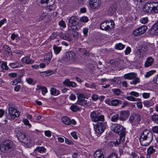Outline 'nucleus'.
Masks as SVG:
<instances>
[{"instance_id":"nucleus-16","label":"nucleus","mask_w":158,"mask_h":158,"mask_svg":"<svg viewBox=\"0 0 158 158\" xmlns=\"http://www.w3.org/2000/svg\"><path fill=\"white\" fill-rule=\"evenodd\" d=\"M149 33L152 35H158V22L152 26L149 30Z\"/></svg>"},{"instance_id":"nucleus-54","label":"nucleus","mask_w":158,"mask_h":158,"mask_svg":"<svg viewBox=\"0 0 158 158\" xmlns=\"http://www.w3.org/2000/svg\"><path fill=\"white\" fill-rule=\"evenodd\" d=\"M131 51V48L127 46L126 48V49L125 51V54L127 55L129 54L130 53Z\"/></svg>"},{"instance_id":"nucleus-19","label":"nucleus","mask_w":158,"mask_h":158,"mask_svg":"<svg viewBox=\"0 0 158 158\" xmlns=\"http://www.w3.org/2000/svg\"><path fill=\"white\" fill-rule=\"evenodd\" d=\"M63 84L67 86H71L73 87H76L77 85L76 84L73 82L70 81L69 79H65L63 82Z\"/></svg>"},{"instance_id":"nucleus-42","label":"nucleus","mask_w":158,"mask_h":158,"mask_svg":"<svg viewBox=\"0 0 158 158\" xmlns=\"http://www.w3.org/2000/svg\"><path fill=\"white\" fill-rule=\"evenodd\" d=\"M77 98L79 100L78 102H81L84 99L85 96L83 94L79 93L78 94Z\"/></svg>"},{"instance_id":"nucleus-32","label":"nucleus","mask_w":158,"mask_h":158,"mask_svg":"<svg viewBox=\"0 0 158 158\" xmlns=\"http://www.w3.org/2000/svg\"><path fill=\"white\" fill-rule=\"evenodd\" d=\"M52 57V54L51 53H48L44 56V59L45 60V62L48 64L50 61V60Z\"/></svg>"},{"instance_id":"nucleus-24","label":"nucleus","mask_w":158,"mask_h":158,"mask_svg":"<svg viewBox=\"0 0 158 158\" xmlns=\"http://www.w3.org/2000/svg\"><path fill=\"white\" fill-rule=\"evenodd\" d=\"M68 31V34H72V37H73L74 38H77L78 37V32L74 29V28H73L72 27L69 28Z\"/></svg>"},{"instance_id":"nucleus-45","label":"nucleus","mask_w":158,"mask_h":158,"mask_svg":"<svg viewBox=\"0 0 158 158\" xmlns=\"http://www.w3.org/2000/svg\"><path fill=\"white\" fill-rule=\"evenodd\" d=\"M147 152L148 154L150 155L155 152V150L153 149V147H150L148 149Z\"/></svg>"},{"instance_id":"nucleus-28","label":"nucleus","mask_w":158,"mask_h":158,"mask_svg":"<svg viewBox=\"0 0 158 158\" xmlns=\"http://www.w3.org/2000/svg\"><path fill=\"white\" fill-rule=\"evenodd\" d=\"M60 37L63 39L69 41L72 40V35L69 34H68V32L67 33L65 34L64 35L61 34L60 35Z\"/></svg>"},{"instance_id":"nucleus-17","label":"nucleus","mask_w":158,"mask_h":158,"mask_svg":"<svg viewBox=\"0 0 158 158\" xmlns=\"http://www.w3.org/2000/svg\"><path fill=\"white\" fill-rule=\"evenodd\" d=\"M78 19L75 16H72L69 19V26L70 27H74L77 23Z\"/></svg>"},{"instance_id":"nucleus-39","label":"nucleus","mask_w":158,"mask_h":158,"mask_svg":"<svg viewBox=\"0 0 158 158\" xmlns=\"http://www.w3.org/2000/svg\"><path fill=\"white\" fill-rule=\"evenodd\" d=\"M10 66L12 68H15L21 66V65L18 62L10 63Z\"/></svg>"},{"instance_id":"nucleus-9","label":"nucleus","mask_w":158,"mask_h":158,"mask_svg":"<svg viewBox=\"0 0 158 158\" xmlns=\"http://www.w3.org/2000/svg\"><path fill=\"white\" fill-rule=\"evenodd\" d=\"M141 117L140 114H134L131 115L129 118V121L133 125L138 124L141 120Z\"/></svg>"},{"instance_id":"nucleus-25","label":"nucleus","mask_w":158,"mask_h":158,"mask_svg":"<svg viewBox=\"0 0 158 158\" xmlns=\"http://www.w3.org/2000/svg\"><path fill=\"white\" fill-rule=\"evenodd\" d=\"M94 158H104L102 152L101 150L96 151L94 155Z\"/></svg>"},{"instance_id":"nucleus-40","label":"nucleus","mask_w":158,"mask_h":158,"mask_svg":"<svg viewBox=\"0 0 158 158\" xmlns=\"http://www.w3.org/2000/svg\"><path fill=\"white\" fill-rule=\"evenodd\" d=\"M115 48L117 49L121 50L124 48V45L121 43L117 44H115Z\"/></svg>"},{"instance_id":"nucleus-10","label":"nucleus","mask_w":158,"mask_h":158,"mask_svg":"<svg viewBox=\"0 0 158 158\" xmlns=\"http://www.w3.org/2000/svg\"><path fill=\"white\" fill-rule=\"evenodd\" d=\"M17 136L18 139L23 143L27 145L30 144V139H28L26 137V136L25 134L21 132H18L17 133Z\"/></svg>"},{"instance_id":"nucleus-51","label":"nucleus","mask_w":158,"mask_h":158,"mask_svg":"<svg viewBox=\"0 0 158 158\" xmlns=\"http://www.w3.org/2000/svg\"><path fill=\"white\" fill-rule=\"evenodd\" d=\"M143 98H144L147 99L149 98L150 94L147 93H143L142 94Z\"/></svg>"},{"instance_id":"nucleus-60","label":"nucleus","mask_w":158,"mask_h":158,"mask_svg":"<svg viewBox=\"0 0 158 158\" xmlns=\"http://www.w3.org/2000/svg\"><path fill=\"white\" fill-rule=\"evenodd\" d=\"M92 99L94 101H96L98 99V97L96 94H94L91 97Z\"/></svg>"},{"instance_id":"nucleus-63","label":"nucleus","mask_w":158,"mask_h":158,"mask_svg":"<svg viewBox=\"0 0 158 158\" xmlns=\"http://www.w3.org/2000/svg\"><path fill=\"white\" fill-rule=\"evenodd\" d=\"M153 81L154 83L158 85V75L154 77Z\"/></svg>"},{"instance_id":"nucleus-27","label":"nucleus","mask_w":158,"mask_h":158,"mask_svg":"<svg viewBox=\"0 0 158 158\" xmlns=\"http://www.w3.org/2000/svg\"><path fill=\"white\" fill-rule=\"evenodd\" d=\"M77 103L80 105L84 106H89L91 104V101L90 100H85L84 99L81 102H78Z\"/></svg>"},{"instance_id":"nucleus-43","label":"nucleus","mask_w":158,"mask_h":158,"mask_svg":"<svg viewBox=\"0 0 158 158\" xmlns=\"http://www.w3.org/2000/svg\"><path fill=\"white\" fill-rule=\"evenodd\" d=\"M70 109L74 112L78 111L79 109V107L76 105H73L70 107Z\"/></svg>"},{"instance_id":"nucleus-38","label":"nucleus","mask_w":158,"mask_h":158,"mask_svg":"<svg viewBox=\"0 0 158 158\" xmlns=\"http://www.w3.org/2000/svg\"><path fill=\"white\" fill-rule=\"evenodd\" d=\"M46 149L43 147H38L35 149V151H38L40 153L44 152Z\"/></svg>"},{"instance_id":"nucleus-37","label":"nucleus","mask_w":158,"mask_h":158,"mask_svg":"<svg viewBox=\"0 0 158 158\" xmlns=\"http://www.w3.org/2000/svg\"><path fill=\"white\" fill-rule=\"evenodd\" d=\"M119 117L118 114H116L111 117V120L113 122H116L118 121V119H119Z\"/></svg>"},{"instance_id":"nucleus-29","label":"nucleus","mask_w":158,"mask_h":158,"mask_svg":"<svg viewBox=\"0 0 158 158\" xmlns=\"http://www.w3.org/2000/svg\"><path fill=\"white\" fill-rule=\"evenodd\" d=\"M122 101L119 100L114 99L111 100V106H116L122 104Z\"/></svg>"},{"instance_id":"nucleus-18","label":"nucleus","mask_w":158,"mask_h":158,"mask_svg":"<svg viewBox=\"0 0 158 158\" xmlns=\"http://www.w3.org/2000/svg\"><path fill=\"white\" fill-rule=\"evenodd\" d=\"M146 52L143 48L139 50H137L135 52V55L139 58H143L145 55Z\"/></svg>"},{"instance_id":"nucleus-58","label":"nucleus","mask_w":158,"mask_h":158,"mask_svg":"<svg viewBox=\"0 0 158 158\" xmlns=\"http://www.w3.org/2000/svg\"><path fill=\"white\" fill-rule=\"evenodd\" d=\"M57 35V34L56 33H53L51 35V36H50V37L49 38L51 40H52L56 38Z\"/></svg>"},{"instance_id":"nucleus-49","label":"nucleus","mask_w":158,"mask_h":158,"mask_svg":"<svg viewBox=\"0 0 158 158\" xmlns=\"http://www.w3.org/2000/svg\"><path fill=\"white\" fill-rule=\"evenodd\" d=\"M23 122L25 125H28L29 127H31V125L29 123L28 119H23Z\"/></svg>"},{"instance_id":"nucleus-59","label":"nucleus","mask_w":158,"mask_h":158,"mask_svg":"<svg viewBox=\"0 0 158 158\" xmlns=\"http://www.w3.org/2000/svg\"><path fill=\"white\" fill-rule=\"evenodd\" d=\"M152 131L153 132L158 134V126H154L152 128Z\"/></svg>"},{"instance_id":"nucleus-4","label":"nucleus","mask_w":158,"mask_h":158,"mask_svg":"<svg viewBox=\"0 0 158 158\" xmlns=\"http://www.w3.org/2000/svg\"><path fill=\"white\" fill-rule=\"evenodd\" d=\"M114 25V23L112 20L106 21L101 24L100 28L103 30L109 31L113 28Z\"/></svg>"},{"instance_id":"nucleus-44","label":"nucleus","mask_w":158,"mask_h":158,"mask_svg":"<svg viewBox=\"0 0 158 158\" xmlns=\"http://www.w3.org/2000/svg\"><path fill=\"white\" fill-rule=\"evenodd\" d=\"M113 93L116 95H119L121 93V90L118 89H114L112 90Z\"/></svg>"},{"instance_id":"nucleus-46","label":"nucleus","mask_w":158,"mask_h":158,"mask_svg":"<svg viewBox=\"0 0 158 158\" xmlns=\"http://www.w3.org/2000/svg\"><path fill=\"white\" fill-rule=\"evenodd\" d=\"M115 6H111L109 9V11H110V15L113 14L115 12L116 10V8L115 7Z\"/></svg>"},{"instance_id":"nucleus-20","label":"nucleus","mask_w":158,"mask_h":158,"mask_svg":"<svg viewBox=\"0 0 158 158\" xmlns=\"http://www.w3.org/2000/svg\"><path fill=\"white\" fill-rule=\"evenodd\" d=\"M156 1H152V13L158 12V2Z\"/></svg>"},{"instance_id":"nucleus-33","label":"nucleus","mask_w":158,"mask_h":158,"mask_svg":"<svg viewBox=\"0 0 158 158\" xmlns=\"http://www.w3.org/2000/svg\"><path fill=\"white\" fill-rule=\"evenodd\" d=\"M51 94L54 96H57L59 95L60 94V91L54 88H52L50 89Z\"/></svg>"},{"instance_id":"nucleus-36","label":"nucleus","mask_w":158,"mask_h":158,"mask_svg":"<svg viewBox=\"0 0 158 158\" xmlns=\"http://www.w3.org/2000/svg\"><path fill=\"white\" fill-rule=\"evenodd\" d=\"M133 79V80L132 81L130 82V84L131 85H135L139 83L140 82V79L139 78L135 77V78Z\"/></svg>"},{"instance_id":"nucleus-2","label":"nucleus","mask_w":158,"mask_h":158,"mask_svg":"<svg viewBox=\"0 0 158 158\" xmlns=\"http://www.w3.org/2000/svg\"><path fill=\"white\" fill-rule=\"evenodd\" d=\"M111 129L114 133L119 135L121 139H125L126 132L125 128L119 124L113 123L111 126Z\"/></svg>"},{"instance_id":"nucleus-56","label":"nucleus","mask_w":158,"mask_h":158,"mask_svg":"<svg viewBox=\"0 0 158 158\" xmlns=\"http://www.w3.org/2000/svg\"><path fill=\"white\" fill-rule=\"evenodd\" d=\"M107 158H118V156L115 153H112Z\"/></svg>"},{"instance_id":"nucleus-14","label":"nucleus","mask_w":158,"mask_h":158,"mask_svg":"<svg viewBox=\"0 0 158 158\" xmlns=\"http://www.w3.org/2000/svg\"><path fill=\"white\" fill-rule=\"evenodd\" d=\"M129 94L131 96H126L125 97V98L128 100L131 101L136 102L137 101V99L132 97V96H133L136 97H138L139 96V94L138 93L134 91H132L129 93Z\"/></svg>"},{"instance_id":"nucleus-34","label":"nucleus","mask_w":158,"mask_h":158,"mask_svg":"<svg viewBox=\"0 0 158 158\" xmlns=\"http://www.w3.org/2000/svg\"><path fill=\"white\" fill-rule=\"evenodd\" d=\"M53 49L54 50V52L55 54H58L61 50V48L60 47H58L56 45H54Z\"/></svg>"},{"instance_id":"nucleus-41","label":"nucleus","mask_w":158,"mask_h":158,"mask_svg":"<svg viewBox=\"0 0 158 158\" xmlns=\"http://www.w3.org/2000/svg\"><path fill=\"white\" fill-rule=\"evenodd\" d=\"M156 71L154 70H152L148 72H147L145 75V77L146 78H148L150 76L153 74Z\"/></svg>"},{"instance_id":"nucleus-6","label":"nucleus","mask_w":158,"mask_h":158,"mask_svg":"<svg viewBox=\"0 0 158 158\" xmlns=\"http://www.w3.org/2000/svg\"><path fill=\"white\" fill-rule=\"evenodd\" d=\"M107 126L106 122H98L94 126L95 131L98 134H102Z\"/></svg>"},{"instance_id":"nucleus-3","label":"nucleus","mask_w":158,"mask_h":158,"mask_svg":"<svg viewBox=\"0 0 158 158\" xmlns=\"http://www.w3.org/2000/svg\"><path fill=\"white\" fill-rule=\"evenodd\" d=\"M8 115H10L9 119H14L15 118L19 116L20 112L15 108L13 104L10 103L8 104Z\"/></svg>"},{"instance_id":"nucleus-61","label":"nucleus","mask_w":158,"mask_h":158,"mask_svg":"<svg viewBox=\"0 0 158 158\" xmlns=\"http://www.w3.org/2000/svg\"><path fill=\"white\" fill-rule=\"evenodd\" d=\"M81 20L84 22H87L88 20V19L87 17H83L80 18Z\"/></svg>"},{"instance_id":"nucleus-5","label":"nucleus","mask_w":158,"mask_h":158,"mask_svg":"<svg viewBox=\"0 0 158 158\" xmlns=\"http://www.w3.org/2000/svg\"><path fill=\"white\" fill-rule=\"evenodd\" d=\"M13 145L11 141L7 140L2 142L0 145V149L3 152H6L10 150Z\"/></svg>"},{"instance_id":"nucleus-52","label":"nucleus","mask_w":158,"mask_h":158,"mask_svg":"<svg viewBox=\"0 0 158 158\" xmlns=\"http://www.w3.org/2000/svg\"><path fill=\"white\" fill-rule=\"evenodd\" d=\"M21 80L19 79H15L11 82V83L13 85H16L18 83H20Z\"/></svg>"},{"instance_id":"nucleus-55","label":"nucleus","mask_w":158,"mask_h":158,"mask_svg":"<svg viewBox=\"0 0 158 158\" xmlns=\"http://www.w3.org/2000/svg\"><path fill=\"white\" fill-rule=\"evenodd\" d=\"M66 143L68 145H71L73 144V142L70 140L64 137Z\"/></svg>"},{"instance_id":"nucleus-62","label":"nucleus","mask_w":158,"mask_h":158,"mask_svg":"<svg viewBox=\"0 0 158 158\" xmlns=\"http://www.w3.org/2000/svg\"><path fill=\"white\" fill-rule=\"evenodd\" d=\"M42 93L43 95H45V94L47 92V89L46 88L43 87L41 88Z\"/></svg>"},{"instance_id":"nucleus-22","label":"nucleus","mask_w":158,"mask_h":158,"mask_svg":"<svg viewBox=\"0 0 158 158\" xmlns=\"http://www.w3.org/2000/svg\"><path fill=\"white\" fill-rule=\"evenodd\" d=\"M136 74L134 73H131L126 74L124 75V77L127 79L132 80L136 77Z\"/></svg>"},{"instance_id":"nucleus-53","label":"nucleus","mask_w":158,"mask_h":158,"mask_svg":"<svg viewBox=\"0 0 158 158\" xmlns=\"http://www.w3.org/2000/svg\"><path fill=\"white\" fill-rule=\"evenodd\" d=\"M59 25L63 28H64L66 27V25L65 23L63 20H61L60 21L59 23Z\"/></svg>"},{"instance_id":"nucleus-50","label":"nucleus","mask_w":158,"mask_h":158,"mask_svg":"<svg viewBox=\"0 0 158 158\" xmlns=\"http://www.w3.org/2000/svg\"><path fill=\"white\" fill-rule=\"evenodd\" d=\"M152 119L153 121L155 122L157 121H158V115L156 114H153L152 117Z\"/></svg>"},{"instance_id":"nucleus-30","label":"nucleus","mask_w":158,"mask_h":158,"mask_svg":"<svg viewBox=\"0 0 158 158\" xmlns=\"http://www.w3.org/2000/svg\"><path fill=\"white\" fill-rule=\"evenodd\" d=\"M124 139H122L121 140L120 138L118 139V140H116L115 141H112L110 143V145H111L112 146H116L118 145L119 144L121 143H123V141Z\"/></svg>"},{"instance_id":"nucleus-21","label":"nucleus","mask_w":158,"mask_h":158,"mask_svg":"<svg viewBox=\"0 0 158 158\" xmlns=\"http://www.w3.org/2000/svg\"><path fill=\"white\" fill-rule=\"evenodd\" d=\"M21 61L27 64H31L34 62V61L30 58V56L28 55L25 56L21 59Z\"/></svg>"},{"instance_id":"nucleus-7","label":"nucleus","mask_w":158,"mask_h":158,"mask_svg":"<svg viewBox=\"0 0 158 158\" xmlns=\"http://www.w3.org/2000/svg\"><path fill=\"white\" fill-rule=\"evenodd\" d=\"M63 60L67 62H74L76 60V56L75 53L69 51L66 52L62 58Z\"/></svg>"},{"instance_id":"nucleus-12","label":"nucleus","mask_w":158,"mask_h":158,"mask_svg":"<svg viewBox=\"0 0 158 158\" xmlns=\"http://www.w3.org/2000/svg\"><path fill=\"white\" fill-rule=\"evenodd\" d=\"M147 28V27L146 26L143 25L134 30L133 31V34L135 36L142 35L146 31Z\"/></svg>"},{"instance_id":"nucleus-1","label":"nucleus","mask_w":158,"mask_h":158,"mask_svg":"<svg viewBox=\"0 0 158 158\" xmlns=\"http://www.w3.org/2000/svg\"><path fill=\"white\" fill-rule=\"evenodd\" d=\"M152 133L149 130L146 129L141 133L139 140L142 145L147 146L152 142Z\"/></svg>"},{"instance_id":"nucleus-57","label":"nucleus","mask_w":158,"mask_h":158,"mask_svg":"<svg viewBox=\"0 0 158 158\" xmlns=\"http://www.w3.org/2000/svg\"><path fill=\"white\" fill-rule=\"evenodd\" d=\"M88 29L87 28H84L83 30V32L84 36L86 37L88 35Z\"/></svg>"},{"instance_id":"nucleus-11","label":"nucleus","mask_w":158,"mask_h":158,"mask_svg":"<svg viewBox=\"0 0 158 158\" xmlns=\"http://www.w3.org/2000/svg\"><path fill=\"white\" fill-rule=\"evenodd\" d=\"M89 4L90 7L93 9H98L101 4L100 0H89Z\"/></svg>"},{"instance_id":"nucleus-23","label":"nucleus","mask_w":158,"mask_h":158,"mask_svg":"<svg viewBox=\"0 0 158 158\" xmlns=\"http://www.w3.org/2000/svg\"><path fill=\"white\" fill-rule=\"evenodd\" d=\"M153 62L154 59L152 57H148L147 58L146 61L145 63L144 66L146 67L151 66L153 63Z\"/></svg>"},{"instance_id":"nucleus-64","label":"nucleus","mask_w":158,"mask_h":158,"mask_svg":"<svg viewBox=\"0 0 158 158\" xmlns=\"http://www.w3.org/2000/svg\"><path fill=\"white\" fill-rule=\"evenodd\" d=\"M143 104L145 106L147 107L150 106L148 100H146L144 101L143 102Z\"/></svg>"},{"instance_id":"nucleus-8","label":"nucleus","mask_w":158,"mask_h":158,"mask_svg":"<svg viewBox=\"0 0 158 158\" xmlns=\"http://www.w3.org/2000/svg\"><path fill=\"white\" fill-rule=\"evenodd\" d=\"M90 117L92 121L97 122L99 121H104V117L103 115H99L98 113L95 111H93L90 113Z\"/></svg>"},{"instance_id":"nucleus-48","label":"nucleus","mask_w":158,"mask_h":158,"mask_svg":"<svg viewBox=\"0 0 158 158\" xmlns=\"http://www.w3.org/2000/svg\"><path fill=\"white\" fill-rule=\"evenodd\" d=\"M1 67L3 69L7 70L8 69V67L7 65V64L5 62H2V64Z\"/></svg>"},{"instance_id":"nucleus-26","label":"nucleus","mask_w":158,"mask_h":158,"mask_svg":"<svg viewBox=\"0 0 158 158\" xmlns=\"http://www.w3.org/2000/svg\"><path fill=\"white\" fill-rule=\"evenodd\" d=\"M40 2L42 4H46L48 6H52L54 3L53 0H40Z\"/></svg>"},{"instance_id":"nucleus-35","label":"nucleus","mask_w":158,"mask_h":158,"mask_svg":"<svg viewBox=\"0 0 158 158\" xmlns=\"http://www.w3.org/2000/svg\"><path fill=\"white\" fill-rule=\"evenodd\" d=\"M4 50L5 51L6 53L10 55L12 54V52L10 48L7 45H5L3 46Z\"/></svg>"},{"instance_id":"nucleus-31","label":"nucleus","mask_w":158,"mask_h":158,"mask_svg":"<svg viewBox=\"0 0 158 158\" xmlns=\"http://www.w3.org/2000/svg\"><path fill=\"white\" fill-rule=\"evenodd\" d=\"M61 120L62 122L65 125H69L70 124V120L68 117H63Z\"/></svg>"},{"instance_id":"nucleus-13","label":"nucleus","mask_w":158,"mask_h":158,"mask_svg":"<svg viewBox=\"0 0 158 158\" xmlns=\"http://www.w3.org/2000/svg\"><path fill=\"white\" fill-rule=\"evenodd\" d=\"M152 1L147 2L143 6V10L146 13H152Z\"/></svg>"},{"instance_id":"nucleus-15","label":"nucleus","mask_w":158,"mask_h":158,"mask_svg":"<svg viewBox=\"0 0 158 158\" xmlns=\"http://www.w3.org/2000/svg\"><path fill=\"white\" fill-rule=\"evenodd\" d=\"M119 120L120 121L126 120L130 115L129 111L128 110L121 111L119 112Z\"/></svg>"},{"instance_id":"nucleus-47","label":"nucleus","mask_w":158,"mask_h":158,"mask_svg":"<svg viewBox=\"0 0 158 158\" xmlns=\"http://www.w3.org/2000/svg\"><path fill=\"white\" fill-rule=\"evenodd\" d=\"M148 18L147 17L143 18L140 20V22L142 23H146L148 21Z\"/></svg>"}]
</instances>
